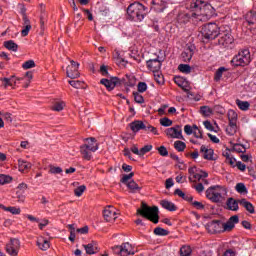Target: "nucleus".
Listing matches in <instances>:
<instances>
[{
  "mask_svg": "<svg viewBox=\"0 0 256 256\" xmlns=\"http://www.w3.org/2000/svg\"><path fill=\"white\" fill-rule=\"evenodd\" d=\"M2 82L4 83L5 87H12L14 89L15 85H17V79L15 76H12L10 78H3Z\"/></svg>",
  "mask_w": 256,
  "mask_h": 256,
  "instance_id": "nucleus-31",
  "label": "nucleus"
},
{
  "mask_svg": "<svg viewBox=\"0 0 256 256\" xmlns=\"http://www.w3.org/2000/svg\"><path fill=\"white\" fill-rule=\"evenodd\" d=\"M11 181H13L11 176L0 174V185H7L8 183H11Z\"/></svg>",
  "mask_w": 256,
  "mask_h": 256,
  "instance_id": "nucleus-46",
  "label": "nucleus"
},
{
  "mask_svg": "<svg viewBox=\"0 0 256 256\" xmlns=\"http://www.w3.org/2000/svg\"><path fill=\"white\" fill-rule=\"evenodd\" d=\"M153 149V145H146L140 149V157H143L146 153H149Z\"/></svg>",
  "mask_w": 256,
  "mask_h": 256,
  "instance_id": "nucleus-57",
  "label": "nucleus"
},
{
  "mask_svg": "<svg viewBox=\"0 0 256 256\" xmlns=\"http://www.w3.org/2000/svg\"><path fill=\"white\" fill-rule=\"evenodd\" d=\"M213 15H215V8L211 4L205 0H193L190 8L186 12H181L178 15L177 21L180 25L188 23L191 17H194L198 21H209Z\"/></svg>",
  "mask_w": 256,
  "mask_h": 256,
  "instance_id": "nucleus-1",
  "label": "nucleus"
},
{
  "mask_svg": "<svg viewBox=\"0 0 256 256\" xmlns=\"http://www.w3.org/2000/svg\"><path fill=\"white\" fill-rule=\"evenodd\" d=\"M80 153L85 161H91L93 159V151L89 150L87 146H80Z\"/></svg>",
  "mask_w": 256,
  "mask_h": 256,
  "instance_id": "nucleus-21",
  "label": "nucleus"
},
{
  "mask_svg": "<svg viewBox=\"0 0 256 256\" xmlns=\"http://www.w3.org/2000/svg\"><path fill=\"white\" fill-rule=\"evenodd\" d=\"M166 135L170 139H183V129H181V126L168 128L166 129Z\"/></svg>",
  "mask_w": 256,
  "mask_h": 256,
  "instance_id": "nucleus-13",
  "label": "nucleus"
},
{
  "mask_svg": "<svg viewBox=\"0 0 256 256\" xmlns=\"http://www.w3.org/2000/svg\"><path fill=\"white\" fill-rule=\"evenodd\" d=\"M201 34L204 41H211L221 35V30L217 24L209 23L203 26Z\"/></svg>",
  "mask_w": 256,
  "mask_h": 256,
  "instance_id": "nucleus-6",
  "label": "nucleus"
},
{
  "mask_svg": "<svg viewBox=\"0 0 256 256\" xmlns=\"http://www.w3.org/2000/svg\"><path fill=\"white\" fill-rule=\"evenodd\" d=\"M133 95L136 103H139L140 105L145 103V98H143V95L139 94V92H134Z\"/></svg>",
  "mask_w": 256,
  "mask_h": 256,
  "instance_id": "nucleus-56",
  "label": "nucleus"
},
{
  "mask_svg": "<svg viewBox=\"0 0 256 256\" xmlns=\"http://www.w3.org/2000/svg\"><path fill=\"white\" fill-rule=\"evenodd\" d=\"M23 21H24V29L21 31L22 37H27L29 35V31H31V21L27 18V15L23 14Z\"/></svg>",
  "mask_w": 256,
  "mask_h": 256,
  "instance_id": "nucleus-22",
  "label": "nucleus"
},
{
  "mask_svg": "<svg viewBox=\"0 0 256 256\" xmlns=\"http://www.w3.org/2000/svg\"><path fill=\"white\" fill-rule=\"evenodd\" d=\"M66 75L70 79H79V63L75 61H70V65L67 66Z\"/></svg>",
  "mask_w": 256,
  "mask_h": 256,
  "instance_id": "nucleus-10",
  "label": "nucleus"
},
{
  "mask_svg": "<svg viewBox=\"0 0 256 256\" xmlns=\"http://www.w3.org/2000/svg\"><path fill=\"white\" fill-rule=\"evenodd\" d=\"M4 47L8 49L9 51L17 52V49H19V46L13 42V40H9L4 42Z\"/></svg>",
  "mask_w": 256,
  "mask_h": 256,
  "instance_id": "nucleus-39",
  "label": "nucleus"
},
{
  "mask_svg": "<svg viewBox=\"0 0 256 256\" xmlns=\"http://www.w3.org/2000/svg\"><path fill=\"white\" fill-rule=\"evenodd\" d=\"M82 147H86V149H89V151L95 153V151L99 150V143L97 142V139H95L94 137L86 138L85 144L82 145Z\"/></svg>",
  "mask_w": 256,
  "mask_h": 256,
  "instance_id": "nucleus-14",
  "label": "nucleus"
},
{
  "mask_svg": "<svg viewBox=\"0 0 256 256\" xmlns=\"http://www.w3.org/2000/svg\"><path fill=\"white\" fill-rule=\"evenodd\" d=\"M86 189H87V187L85 185H81V186L77 187L76 189H74V195H76V197H81V195H83V193H85Z\"/></svg>",
  "mask_w": 256,
  "mask_h": 256,
  "instance_id": "nucleus-53",
  "label": "nucleus"
},
{
  "mask_svg": "<svg viewBox=\"0 0 256 256\" xmlns=\"http://www.w3.org/2000/svg\"><path fill=\"white\" fill-rule=\"evenodd\" d=\"M21 247V242L19 239L13 238L6 244V252L8 255L17 256L19 255V249Z\"/></svg>",
  "mask_w": 256,
  "mask_h": 256,
  "instance_id": "nucleus-9",
  "label": "nucleus"
},
{
  "mask_svg": "<svg viewBox=\"0 0 256 256\" xmlns=\"http://www.w3.org/2000/svg\"><path fill=\"white\" fill-rule=\"evenodd\" d=\"M37 247H39V249H41V251H47V249H49V247H51V244L49 243V241L47 239H45V237L40 236V237H38V240H37Z\"/></svg>",
  "mask_w": 256,
  "mask_h": 256,
  "instance_id": "nucleus-20",
  "label": "nucleus"
},
{
  "mask_svg": "<svg viewBox=\"0 0 256 256\" xmlns=\"http://www.w3.org/2000/svg\"><path fill=\"white\" fill-rule=\"evenodd\" d=\"M239 204L242 207H244V209H246V211H248V213H251V215H253V213H255V206H253L251 204V202L247 201V199L239 200Z\"/></svg>",
  "mask_w": 256,
  "mask_h": 256,
  "instance_id": "nucleus-24",
  "label": "nucleus"
},
{
  "mask_svg": "<svg viewBox=\"0 0 256 256\" xmlns=\"http://www.w3.org/2000/svg\"><path fill=\"white\" fill-rule=\"evenodd\" d=\"M174 83H176V85H178V87H181V89H183V91H185L186 93H189V81H187V79L181 77V76H176L174 78Z\"/></svg>",
  "mask_w": 256,
  "mask_h": 256,
  "instance_id": "nucleus-15",
  "label": "nucleus"
},
{
  "mask_svg": "<svg viewBox=\"0 0 256 256\" xmlns=\"http://www.w3.org/2000/svg\"><path fill=\"white\" fill-rule=\"evenodd\" d=\"M191 253H192V250H191L190 246H182L180 248V255L181 256H189V255H191Z\"/></svg>",
  "mask_w": 256,
  "mask_h": 256,
  "instance_id": "nucleus-52",
  "label": "nucleus"
},
{
  "mask_svg": "<svg viewBox=\"0 0 256 256\" xmlns=\"http://www.w3.org/2000/svg\"><path fill=\"white\" fill-rule=\"evenodd\" d=\"M158 152L162 157H167V155H169V151H167V148L165 146H160L158 148Z\"/></svg>",
  "mask_w": 256,
  "mask_h": 256,
  "instance_id": "nucleus-60",
  "label": "nucleus"
},
{
  "mask_svg": "<svg viewBox=\"0 0 256 256\" xmlns=\"http://www.w3.org/2000/svg\"><path fill=\"white\" fill-rule=\"evenodd\" d=\"M100 83L102 85H105V87H106V89H108V91H113V89H115V87L117 85V78H112L111 80L104 78L100 81Z\"/></svg>",
  "mask_w": 256,
  "mask_h": 256,
  "instance_id": "nucleus-19",
  "label": "nucleus"
},
{
  "mask_svg": "<svg viewBox=\"0 0 256 256\" xmlns=\"http://www.w3.org/2000/svg\"><path fill=\"white\" fill-rule=\"evenodd\" d=\"M227 115H228L229 123L237 125V121L239 119V116L237 115V112H235V110H228Z\"/></svg>",
  "mask_w": 256,
  "mask_h": 256,
  "instance_id": "nucleus-35",
  "label": "nucleus"
},
{
  "mask_svg": "<svg viewBox=\"0 0 256 256\" xmlns=\"http://www.w3.org/2000/svg\"><path fill=\"white\" fill-rule=\"evenodd\" d=\"M32 164L25 161V160H18V169L19 171H21L22 173L25 171H29V169H31Z\"/></svg>",
  "mask_w": 256,
  "mask_h": 256,
  "instance_id": "nucleus-30",
  "label": "nucleus"
},
{
  "mask_svg": "<svg viewBox=\"0 0 256 256\" xmlns=\"http://www.w3.org/2000/svg\"><path fill=\"white\" fill-rule=\"evenodd\" d=\"M52 111H63V109H65V102L64 101H58L55 102L52 107H51Z\"/></svg>",
  "mask_w": 256,
  "mask_h": 256,
  "instance_id": "nucleus-42",
  "label": "nucleus"
},
{
  "mask_svg": "<svg viewBox=\"0 0 256 256\" xmlns=\"http://www.w3.org/2000/svg\"><path fill=\"white\" fill-rule=\"evenodd\" d=\"M147 67L152 73H157V71H161V62L159 59L148 60Z\"/></svg>",
  "mask_w": 256,
  "mask_h": 256,
  "instance_id": "nucleus-17",
  "label": "nucleus"
},
{
  "mask_svg": "<svg viewBox=\"0 0 256 256\" xmlns=\"http://www.w3.org/2000/svg\"><path fill=\"white\" fill-rule=\"evenodd\" d=\"M103 217L107 223H114L115 219L119 217V214L117 213V209L113 206H108L104 209Z\"/></svg>",
  "mask_w": 256,
  "mask_h": 256,
  "instance_id": "nucleus-12",
  "label": "nucleus"
},
{
  "mask_svg": "<svg viewBox=\"0 0 256 256\" xmlns=\"http://www.w3.org/2000/svg\"><path fill=\"white\" fill-rule=\"evenodd\" d=\"M155 11H163L167 7V0H152Z\"/></svg>",
  "mask_w": 256,
  "mask_h": 256,
  "instance_id": "nucleus-25",
  "label": "nucleus"
},
{
  "mask_svg": "<svg viewBox=\"0 0 256 256\" xmlns=\"http://www.w3.org/2000/svg\"><path fill=\"white\" fill-rule=\"evenodd\" d=\"M178 69L181 73H185L186 75H189V73H191V66H189V64H180L178 66Z\"/></svg>",
  "mask_w": 256,
  "mask_h": 256,
  "instance_id": "nucleus-47",
  "label": "nucleus"
},
{
  "mask_svg": "<svg viewBox=\"0 0 256 256\" xmlns=\"http://www.w3.org/2000/svg\"><path fill=\"white\" fill-rule=\"evenodd\" d=\"M160 125H162V127H171V125H173V121L167 117H164L160 119Z\"/></svg>",
  "mask_w": 256,
  "mask_h": 256,
  "instance_id": "nucleus-55",
  "label": "nucleus"
},
{
  "mask_svg": "<svg viewBox=\"0 0 256 256\" xmlns=\"http://www.w3.org/2000/svg\"><path fill=\"white\" fill-rule=\"evenodd\" d=\"M221 37L219 39V44L224 47V49H233L235 47V40L231 35V28L227 27L225 31L220 33Z\"/></svg>",
  "mask_w": 256,
  "mask_h": 256,
  "instance_id": "nucleus-8",
  "label": "nucleus"
},
{
  "mask_svg": "<svg viewBox=\"0 0 256 256\" xmlns=\"http://www.w3.org/2000/svg\"><path fill=\"white\" fill-rule=\"evenodd\" d=\"M126 186L130 189V193H137V191H141V187H139V184H137L135 180H130L126 183Z\"/></svg>",
  "mask_w": 256,
  "mask_h": 256,
  "instance_id": "nucleus-32",
  "label": "nucleus"
},
{
  "mask_svg": "<svg viewBox=\"0 0 256 256\" xmlns=\"http://www.w3.org/2000/svg\"><path fill=\"white\" fill-rule=\"evenodd\" d=\"M115 249L116 253H119L120 256L135 255V248H133V245L129 244V242L117 246Z\"/></svg>",
  "mask_w": 256,
  "mask_h": 256,
  "instance_id": "nucleus-11",
  "label": "nucleus"
},
{
  "mask_svg": "<svg viewBox=\"0 0 256 256\" xmlns=\"http://www.w3.org/2000/svg\"><path fill=\"white\" fill-rule=\"evenodd\" d=\"M0 209L8 213H11L12 215H21V208L19 207H15V206L6 207L5 205L0 204Z\"/></svg>",
  "mask_w": 256,
  "mask_h": 256,
  "instance_id": "nucleus-23",
  "label": "nucleus"
},
{
  "mask_svg": "<svg viewBox=\"0 0 256 256\" xmlns=\"http://www.w3.org/2000/svg\"><path fill=\"white\" fill-rule=\"evenodd\" d=\"M226 205L229 211H239V202L235 198H229Z\"/></svg>",
  "mask_w": 256,
  "mask_h": 256,
  "instance_id": "nucleus-26",
  "label": "nucleus"
},
{
  "mask_svg": "<svg viewBox=\"0 0 256 256\" xmlns=\"http://www.w3.org/2000/svg\"><path fill=\"white\" fill-rule=\"evenodd\" d=\"M185 147H187V145L183 141L177 140L174 142V148L176 149V151H185Z\"/></svg>",
  "mask_w": 256,
  "mask_h": 256,
  "instance_id": "nucleus-48",
  "label": "nucleus"
},
{
  "mask_svg": "<svg viewBox=\"0 0 256 256\" xmlns=\"http://www.w3.org/2000/svg\"><path fill=\"white\" fill-rule=\"evenodd\" d=\"M134 175H135V173H133V172L123 175L121 178V183H123L124 185H127V183H129L131 181V179H133Z\"/></svg>",
  "mask_w": 256,
  "mask_h": 256,
  "instance_id": "nucleus-51",
  "label": "nucleus"
},
{
  "mask_svg": "<svg viewBox=\"0 0 256 256\" xmlns=\"http://www.w3.org/2000/svg\"><path fill=\"white\" fill-rule=\"evenodd\" d=\"M188 201H190L191 205L195 207V209L203 210L205 209V205L202 202L193 200V197H189Z\"/></svg>",
  "mask_w": 256,
  "mask_h": 256,
  "instance_id": "nucleus-45",
  "label": "nucleus"
},
{
  "mask_svg": "<svg viewBox=\"0 0 256 256\" xmlns=\"http://www.w3.org/2000/svg\"><path fill=\"white\" fill-rule=\"evenodd\" d=\"M182 59H183V61H185L186 63H187L188 61H191V59H193V49H192V48L186 49V50L182 53Z\"/></svg>",
  "mask_w": 256,
  "mask_h": 256,
  "instance_id": "nucleus-36",
  "label": "nucleus"
},
{
  "mask_svg": "<svg viewBox=\"0 0 256 256\" xmlns=\"http://www.w3.org/2000/svg\"><path fill=\"white\" fill-rule=\"evenodd\" d=\"M69 85L73 87L74 89H83L85 86V82L81 80H69L68 81Z\"/></svg>",
  "mask_w": 256,
  "mask_h": 256,
  "instance_id": "nucleus-37",
  "label": "nucleus"
},
{
  "mask_svg": "<svg viewBox=\"0 0 256 256\" xmlns=\"http://www.w3.org/2000/svg\"><path fill=\"white\" fill-rule=\"evenodd\" d=\"M206 199L211 201L212 203H222L227 199V188L222 185H214L210 186L206 192Z\"/></svg>",
  "mask_w": 256,
  "mask_h": 256,
  "instance_id": "nucleus-3",
  "label": "nucleus"
},
{
  "mask_svg": "<svg viewBox=\"0 0 256 256\" xmlns=\"http://www.w3.org/2000/svg\"><path fill=\"white\" fill-rule=\"evenodd\" d=\"M22 67H23L24 69H33V67H35V61H33V60H28V61H26V62H24V63L22 64Z\"/></svg>",
  "mask_w": 256,
  "mask_h": 256,
  "instance_id": "nucleus-58",
  "label": "nucleus"
},
{
  "mask_svg": "<svg viewBox=\"0 0 256 256\" xmlns=\"http://www.w3.org/2000/svg\"><path fill=\"white\" fill-rule=\"evenodd\" d=\"M225 157H226L228 163H230L232 165V167L237 166V160L235 158L229 156V154H227V153L225 154Z\"/></svg>",
  "mask_w": 256,
  "mask_h": 256,
  "instance_id": "nucleus-62",
  "label": "nucleus"
},
{
  "mask_svg": "<svg viewBox=\"0 0 256 256\" xmlns=\"http://www.w3.org/2000/svg\"><path fill=\"white\" fill-rule=\"evenodd\" d=\"M234 67H245L251 63V52L249 50H241L236 56L231 60Z\"/></svg>",
  "mask_w": 256,
  "mask_h": 256,
  "instance_id": "nucleus-7",
  "label": "nucleus"
},
{
  "mask_svg": "<svg viewBox=\"0 0 256 256\" xmlns=\"http://www.w3.org/2000/svg\"><path fill=\"white\" fill-rule=\"evenodd\" d=\"M235 190L237 193H240V195H247V187L243 183H237L235 186Z\"/></svg>",
  "mask_w": 256,
  "mask_h": 256,
  "instance_id": "nucleus-41",
  "label": "nucleus"
},
{
  "mask_svg": "<svg viewBox=\"0 0 256 256\" xmlns=\"http://www.w3.org/2000/svg\"><path fill=\"white\" fill-rule=\"evenodd\" d=\"M130 129L132 133H139V131L147 129V125L141 120H135L130 123Z\"/></svg>",
  "mask_w": 256,
  "mask_h": 256,
  "instance_id": "nucleus-16",
  "label": "nucleus"
},
{
  "mask_svg": "<svg viewBox=\"0 0 256 256\" xmlns=\"http://www.w3.org/2000/svg\"><path fill=\"white\" fill-rule=\"evenodd\" d=\"M239 223V216L234 215L229 218L226 223L221 221H211L206 224L208 233H224V231H231L235 228V225Z\"/></svg>",
  "mask_w": 256,
  "mask_h": 256,
  "instance_id": "nucleus-2",
  "label": "nucleus"
},
{
  "mask_svg": "<svg viewBox=\"0 0 256 256\" xmlns=\"http://www.w3.org/2000/svg\"><path fill=\"white\" fill-rule=\"evenodd\" d=\"M197 129V125H185L184 126V133H186V135H193L194 130Z\"/></svg>",
  "mask_w": 256,
  "mask_h": 256,
  "instance_id": "nucleus-54",
  "label": "nucleus"
},
{
  "mask_svg": "<svg viewBox=\"0 0 256 256\" xmlns=\"http://www.w3.org/2000/svg\"><path fill=\"white\" fill-rule=\"evenodd\" d=\"M236 105L241 111H249L251 104L248 101L236 100Z\"/></svg>",
  "mask_w": 256,
  "mask_h": 256,
  "instance_id": "nucleus-33",
  "label": "nucleus"
},
{
  "mask_svg": "<svg viewBox=\"0 0 256 256\" xmlns=\"http://www.w3.org/2000/svg\"><path fill=\"white\" fill-rule=\"evenodd\" d=\"M160 204L162 205L163 209H166L167 211H177V206H175V204L169 200H162Z\"/></svg>",
  "mask_w": 256,
  "mask_h": 256,
  "instance_id": "nucleus-29",
  "label": "nucleus"
},
{
  "mask_svg": "<svg viewBox=\"0 0 256 256\" xmlns=\"http://www.w3.org/2000/svg\"><path fill=\"white\" fill-rule=\"evenodd\" d=\"M154 79L158 85H164L165 84V78L163 77V74L160 70L157 72H154Z\"/></svg>",
  "mask_w": 256,
  "mask_h": 256,
  "instance_id": "nucleus-40",
  "label": "nucleus"
},
{
  "mask_svg": "<svg viewBox=\"0 0 256 256\" xmlns=\"http://www.w3.org/2000/svg\"><path fill=\"white\" fill-rule=\"evenodd\" d=\"M145 131H150V133H153V135H159V131H157V128L148 125L146 126V129H144Z\"/></svg>",
  "mask_w": 256,
  "mask_h": 256,
  "instance_id": "nucleus-63",
  "label": "nucleus"
},
{
  "mask_svg": "<svg viewBox=\"0 0 256 256\" xmlns=\"http://www.w3.org/2000/svg\"><path fill=\"white\" fill-rule=\"evenodd\" d=\"M147 91V83L140 82L138 83V93H145Z\"/></svg>",
  "mask_w": 256,
  "mask_h": 256,
  "instance_id": "nucleus-59",
  "label": "nucleus"
},
{
  "mask_svg": "<svg viewBox=\"0 0 256 256\" xmlns=\"http://www.w3.org/2000/svg\"><path fill=\"white\" fill-rule=\"evenodd\" d=\"M127 14L132 21H142L147 15V8L139 2H134L128 6Z\"/></svg>",
  "mask_w": 256,
  "mask_h": 256,
  "instance_id": "nucleus-4",
  "label": "nucleus"
},
{
  "mask_svg": "<svg viewBox=\"0 0 256 256\" xmlns=\"http://www.w3.org/2000/svg\"><path fill=\"white\" fill-rule=\"evenodd\" d=\"M137 215L149 219L152 223H159V208L157 206L149 207L145 202H142L141 208L137 210Z\"/></svg>",
  "mask_w": 256,
  "mask_h": 256,
  "instance_id": "nucleus-5",
  "label": "nucleus"
},
{
  "mask_svg": "<svg viewBox=\"0 0 256 256\" xmlns=\"http://www.w3.org/2000/svg\"><path fill=\"white\" fill-rule=\"evenodd\" d=\"M200 113L203 117H211V115H213V109L209 106H201Z\"/></svg>",
  "mask_w": 256,
  "mask_h": 256,
  "instance_id": "nucleus-38",
  "label": "nucleus"
},
{
  "mask_svg": "<svg viewBox=\"0 0 256 256\" xmlns=\"http://www.w3.org/2000/svg\"><path fill=\"white\" fill-rule=\"evenodd\" d=\"M239 130V127L237 124L229 123L228 126L226 127V133L227 135H230V137H233Z\"/></svg>",
  "mask_w": 256,
  "mask_h": 256,
  "instance_id": "nucleus-34",
  "label": "nucleus"
},
{
  "mask_svg": "<svg viewBox=\"0 0 256 256\" xmlns=\"http://www.w3.org/2000/svg\"><path fill=\"white\" fill-rule=\"evenodd\" d=\"M49 173L51 175H61L63 173V168L59 166L50 165L49 166Z\"/></svg>",
  "mask_w": 256,
  "mask_h": 256,
  "instance_id": "nucleus-44",
  "label": "nucleus"
},
{
  "mask_svg": "<svg viewBox=\"0 0 256 256\" xmlns=\"http://www.w3.org/2000/svg\"><path fill=\"white\" fill-rule=\"evenodd\" d=\"M225 71H227V68L225 67H220L217 71L216 74L214 76V81H221V77H223V73H225Z\"/></svg>",
  "mask_w": 256,
  "mask_h": 256,
  "instance_id": "nucleus-49",
  "label": "nucleus"
},
{
  "mask_svg": "<svg viewBox=\"0 0 256 256\" xmlns=\"http://www.w3.org/2000/svg\"><path fill=\"white\" fill-rule=\"evenodd\" d=\"M84 249L87 253V255H95V253H98L99 247L95 243H90L88 245H84Z\"/></svg>",
  "mask_w": 256,
  "mask_h": 256,
  "instance_id": "nucleus-27",
  "label": "nucleus"
},
{
  "mask_svg": "<svg viewBox=\"0 0 256 256\" xmlns=\"http://www.w3.org/2000/svg\"><path fill=\"white\" fill-rule=\"evenodd\" d=\"M208 176H209V174H207V172H205V171H200V173L194 175V179H198V180H200V179H205V178H207Z\"/></svg>",
  "mask_w": 256,
  "mask_h": 256,
  "instance_id": "nucleus-61",
  "label": "nucleus"
},
{
  "mask_svg": "<svg viewBox=\"0 0 256 256\" xmlns=\"http://www.w3.org/2000/svg\"><path fill=\"white\" fill-rule=\"evenodd\" d=\"M154 234L160 237H165L166 235H169V231L161 227H158L154 229Z\"/></svg>",
  "mask_w": 256,
  "mask_h": 256,
  "instance_id": "nucleus-50",
  "label": "nucleus"
},
{
  "mask_svg": "<svg viewBox=\"0 0 256 256\" xmlns=\"http://www.w3.org/2000/svg\"><path fill=\"white\" fill-rule=\"evenodd\" d=\"M200 152L202 153V157L207 161H213L215 159L213 158L214 152H213V149L211 148H207L206 146H201Z\"/></svg>",
  "mask_w": 256,
  "mask_h": 256,
  "instance_id": "nucleus-18",
  "label": "nucleus"
},
{
  "mask_svg": "<svg viewBox=\"0 0 256 256\" xmlns=\"http://www.w3.org/2000/svg\"><path fill=\"white\" fill-rule=\"evenodd\" d=\"M236 167H238L239 171H245V169H247V165L243 164L242 162H237Z\"/></svg>",
  "mask_w": 256,
  "mask_h": 256,
  "instance_id": "nucleus-64",
  "label": "nucleus"
},
{
  "mask_svg": "<svg viewBox=\"0 0 256 256\" xmlns=\"http://www.w3.org/2000/svg\"><path fill=\"white\" fill-rule=\"evenodd\" d=\"M246 22L248 25H254V29L256 28V12L250 11L245 15Z\"/></svg>",
  "mask_w": 256,
  "mask_h": 256,
  "instance_id": "nucleus-28",
  "label": "nucleus"
},
{
  "mask_svg": "<svg viewBox=\"0 0 256 256\" xmlns=\"http://www.w3.org/2000/svg\"><path fill=\"white\" fill-rule=\"evenodd\" d=\"M232 149L236 153H245V151H247V147H245V145L239 144V143L232 144Z\"/></svg>",
  "mask_w": 256,
  "mask_h": 256,
  "instance_id": "nucleus-43",
  "label": "nucleus"
}]
</instances>
